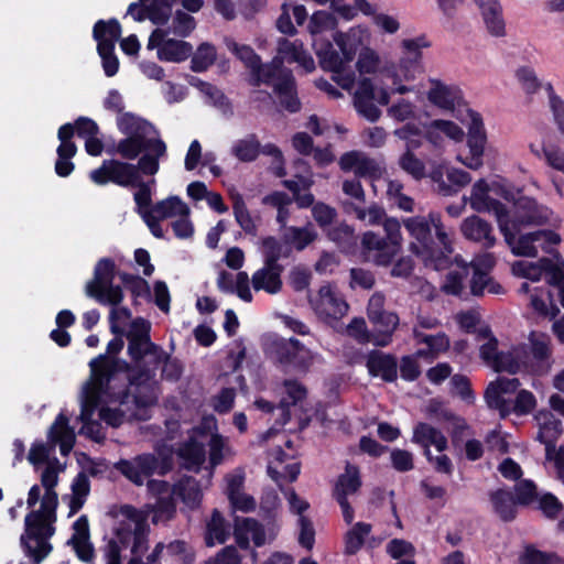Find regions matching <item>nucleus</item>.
Returning a JSON list of instances; mask_svg holds the SVG:
<instances>
[{"label":"nucleus","mask_w":564,"mask_h":564,"mask_svg":"<svg viewBox=\"0 0 564 564\" xmlns=\"http://www.w3.org/2000/svg\"><path fill=\"white\" fill-rule=\"evenodd\" d=\"M151 323L138 317L127 334L128 354L133 366H127L129 389L122 392L120 404L130 402L147 408L158 401L156 370L166 359V351L150 337Z\"/></svg>","instance_id":"nucleus-1"},{"label":"nucleus","mask_w":564,"mask_h":564,"mask_svg":"<svg viewBox=\"0 0 564 564\" xmlns=\"http://www.w3.org/2000/svg\"><path fill=\"white\" fill-rule=\"evenodd\" d=\"M57 498L58 496H43L40 509L30 511L25 517L20 544L34 564H40L53 550L48 540L55 531L52 523L56 520Z\"/></svg>","instance_id":"nucleus-2"},{"label":"nucleus","mask_w":564,"mask_h":564,"mask_svg":"<svg viewBox=\"0 0 564 564\" xmlns=\"http://www.w3.org/2000/svg\"><path fill=\"white\" fill-rule=\"evenodd\" d=\"M333 40L334 43L325 39H314L312 45L321 67L334 73V79L343 89L350 90L356 75L348 68L357 54L359 41L355 35L343 32H336Z\"/></svg>","instance_id":"nucleus-3"},{"label":"nucleus","mask_w":564,"mask_h":564,"mask_svg":"<svg viewBox=\"0 0 564 564\" xmlns=\"http://www.w3.org/2000/svg\"><path fill=\"white\" fill-rule=\"evenodd\" d=\"M116 362L104 355L94 358L89 362L90 379L82 390V412L79 415L83 426L79 434H85L96 442L104 440L100 434L101 425L93 420L96 409L100 404L102 394L108 393V386L112 373L116 371Z\"/></svg>","instance_id":"nucleus-4"},{"label":"nucleus","mask_w":564,"mask_h":564,"mask_svg":"<svg viewBox=\"0 0 564 564\" xmlns=\"http://www.w3.org/2000/svg\"><path fill=\"white\" fill-rule=\"evenodd\" d=\"M118 127L127 138L120 140L117 144V152L126 160H134L142 152L143 155H150L156 163L166 154V145L159 138H151L155 128L147 120L134 116L133 113H123L118 119Z\"/></svg>","instance_id":"nucleus-5"},{"label":"nucleus","mask_w":564,"mask_h":564,"mask_svg":"<svg viewBox=\"0 0 564 564\" xmlns=\"http://www.w3.org/2000/svg\"><path fill=\"white\" fill-rule=\"evenodd\" d=\"M173 467L172 456L164 454H141L132 459H120L115 468L126 476L133 484L141 486L148 479V488L151 494H166L170 484L164 480L149 479L153 475L163 476Z\"/></svg>","instance_id":"nucleus-6"},{"label":"nucleus","mask_w":564,"mask_h":564,"mask_svg":"<svg viewBox=\"0 0 564 564\" xmlns=\"http://www.w3.org/2000/svg\"><path fill=\"white\" fill-rule=\"evenodd\" d=\"M443 290L447 294L467 299L468 294L482 296L485 291L490 294L503 293V288L487 272L475 264H464L458 270L449 271Z\"/></svg>","instance_id":"nucleus-7"},{"label":"nucleus","mask_w":564,"mask_h":564,"mask_svg":"<svg viewBox=\"0 0 564 564\" xmlns=\"http://www.w3.org/2000/svg\"><path fill=\"white\" fill-rule=\"evenodd\" d=\"M264 352L285 373H306L314 362V354L297 338L274 336L264 344Z\"/></svg>","instance_id":"nucleus-8"},{"label":"nucleus","mask_w":564,"mask_h":564,"mask_svg":"<svg viewBox=\"0 0 564 564\" xmlns=\"http://www.w3.org/2000/svg\"><path fill=\"white\" fill-rule=\"evenodd\" d=\"M160 163H156L150 155H142L137 164L117 160L104 161L102 165L90 173V178L97 184L113 182L121 186H134L138 183L140 173L154 175L158 173Z\"/></svg>","instance_id":"nucleus-9"},{"label":"nucleus","mask_w":564,"mask_h":564,"mask_svg":"<svg viewBox=\"0 0 564 564\" xmlns=\"http://www.w3.org/2000/svg\"><path fill=\"white\" fill-rule=\"evenodd\" d=\"M403 225L415 242L410 243V250L416 256L433 253L432 228L435 229L436 237L443 246L444 251L452 252L451 242L446 231L443 228L441 216L430 213L429 216H413L403 220Z\"/></svg>","instance_id":"nucleus-10"},{"label":"nucleus","mask_w":564,"mask_h":564,"mask_svg":"<svg viewBox=\"0 0 564 564\" xmlns=\"http://www.w3.org/2000/svg\"><path fill=\"white\" fill-rule=\"evenodd\" d=\"M512 272L531 281L543 278L547 284L556 286L560 302L564 307V261L558 257L542 258L538 262L517 261L512 264Z\"/></svg>","instance_id":"nucleus-11"},{"label":"nucleus","mask_w":564,"mask_h":564,"mask_svg":"<svg viewBox=\"0 0 564 564\" xmlns=\"http://www.w3.org/2000/svg\"><path fill=\"white\" fill-rule=\"evenodd\" d=\"M115 262L101 259L94 272V279L86 284V294L104 305L118 306L123 300L119 285H113Z\"/></svg>","instance_id":"nucleus-12"},{"label":"nucleus","mask_w":564,"mask_h":564,"mask_svg":"<svg viewBox=\"0 0 564 564\" xmlns=\"http://www.w3.org/2000/svg\"><path fill=\"white\" fill-rule=\"evenodd\" d=\"M175 0H139L129 6L127 14L135 21L149 19L152 23L162 25L167 22L172 13V4ZM182 6L189 12L202 9L204 0H181Z\"/></svg>","instance_id":"nucleus-13"},{"label":"nucleus","mask_w":564,"mask_h":564,"mask_svg":"<svg viewBox=\"0 0 564 564\" xmlns=\"http://www.w3.org/2000/svg\"><path fill=\"white\" fill-rule=\"evenodd\" d=\"M94 37L98 42L97 50L102 59L105 74L109 77L117 74L119 62L113 54L115 43L120 37L121 28L117 20L98 21L94 26Z\"/></svg>","instance_id":"nucleus-14"},{"label":"nucleus","mask_w":564,"mask_h":564,"mask_svg":"<svg viewBox=\"0 0 564 564\" xmlns=\"http://www.w3.org/2000/svg\"><path fill=\"white\" fill-rule=\"evenodd\" d=\"M507 245L511 248V251L516 256L520 257H536L538 249L534 246L535 241L541 239L555 245L560 242V236L550 230H536L522 235L517 238L520 231L512 229V225L509 224V219L500 227Z\"/></svg>","instance_id":"nucleus-15"},{"label":"nucleus","mask_w":564,"mask_h":564,"mask_svg":"<svg viewBox=\"0 0 564 564\" xmlns=\"http://www.w3.org/2000/svg\"><path fill=\"white\" fill-rule=\"evenodd\" d=\"M308 301L318 318L327 324L343 318L349 308L345 299L329 285L321 286L317 294L310 296Z\"/></svg>","instance_id":"nucleus-16"},{"label":"nucleus","mask_w":564,"mask_h":564,"mask_svg":"<svg viewBox=\"0 0 564 564\" xmlns=\"http://www.w3.org/2000/svg\"><path fill=\"white\" fill-rule=\"evenodd\" d=\"M169 30L155 29L149 39V48H158V56L161 61L180 63L188 58L193 47L188 42L169 39Z\"/></svg>","instance_id":"nucleus-17"},{"label":"nucleus","mask_w":564,"mask_h":564,"mask_svg":"<svg viewBox=\"0 0 564 564\" xmlns=\"http://www.w3.org/2000/svg\"><path fill=\"white\" fill-rule=\"evenodd\" d=\"M470 123L468 127L467 145L469 148V155L465 159L458 158L459 161L471 170H478L482 166V155L487 135L484 128L481 116L474 111L468 110Z\"/></svg>","instance_id":"nucleus-18"},{"label":"nucleus","mask_w":564,"mask_h":564,"mask_svg":"<svg viewBox=\"0 0 564 564\" xmlns=\"http://www.w3.org/2000/svg\"><path fill=\"white\" fill-rule=\"evenodd\" d=\"M514 208V216L511 220L509 219V224L517 231H520L522 225H545L553 214L546 206L539 205L533 198L525 196L516 200Z\"/></svg>","instance_id":"nucleus-19"},{"label":"nucleus","mask_w":564,"mask_h":564,"mask_svg":"<svg viewBox=\"0 0 564 564\" xmlns=\"http://www.w3.org/2000/svg\"><path fill=\"white\" fill-rule=\"evenodd\" d=\"M401 45L404 55L400 59V76L405 80H412L423 72L421 48L429 47L431 44L425 36H419L403 40Z\"/></svg>","instance_id":"nucleus-20"},{"label":"nucleus","mask_w":564,"mask_h":564,"mask_svg":"<svg viewBox=\"0 0 564 564\" xmlns=\"http://www.w3.org/2000/svg\"><path fill=\"white\" fill-rule=\"evenodd\" d=\"M520 384L519 379L506 377H499L490 382L485 391L488 406L498 410L501 417H507L510 414V400L503 398V394L514 393Z\"/></svg>","instance_id":"nucleus-21"},{"label":"nucleus","mask_w":564,"mask_h":564,"mask_svg":"<svg viewBox=\"0 0 564 564\" xmlns=\"http://www.w3.org/2000/svg\"><path fill=\"white\" fill-rule=\"evenodd\" d=\"M289 76H293L292 70L285 67L280 58L274 56L268 63L259 62L250 74L249 83L252 86H260L261 84L272 86L273 90H275V85L286 80Z\"/></svg>","instance_id":"nucleus-22"},{"label":"nucleus","mask_w":564,"mask_h":564,"mask_svg":"<svg viewBox=\"0 0 564 564\" xmlns=\"http://www.w3.org/2000/svg\"><path fill=\"white\" fill-rule=\"evenodd\" d=\"M375 86L369 78H362L354 94V106L357 112L371 122H376L381 110L375 105Z\"/></svg>","instance_id":"nucleus-23"},{"label":"nucleus","mask_w":564,"mask_h":564,"mask_svg":"<svg viewBox=\"0 0 564 564\" xmlns=\"http://www.w3.org/2000/svg\"><path fill=\"white\" fill-rule=\"evenodd\" d=\"M412 442L424 448V455L429 462H432L430 446L434 445L438 452L447 448V438L436 427L419 422L413 429Z\"/></svg>","instance_id":"nucleus-24"},{"label":"nucleus","mask_w":564,"mask_h":564,"mask_svg":"<svg viewBox=\"0 0 564 564\" xmlns=\"http://www.w3.org/2000/svg\"><path fill=\"white\" fill-rule=\"evenodd\" d=\"M283 269L281 264L264 262L263 268L257 270L250 280L254 291H264L268 294L279 293L283 285L281 279Z\"/></svg>","instance_id":"nucleus-25"},{"label":"nucleus","mask_w":564,"mask_h":564,"mask_svg":"<svg viewBox=\"0 0 564 564\" xmlns=\"http://www.w3.org/2000/svg\"><path fill=\"white\" fill-rule=\"evenodd\" d=\"M530 350L535 364L532 366L536 373H546L551 368V337L541 332H531L529 336Z\"/></svg>","instance_id":"nucleus-26"},{"label":"nucleus","mask_w":564,"mask_h":564,"mask_svg":"<svg viewBox=\"0 0 564 564\" xmlns=\"http://www.w3.org/2000/svg\"><path fill=\"white\" fill-rule=\"evenodd\" d=\"M276 58H280L284 65V61L289 63H297L305 70L312 72L315 69V63L312 56L304 50L303 43L300 41H289L288 39H280L278 41V54Z\"/></svg>","instance_id":"nucleus-27"},{"label":"nucleus","mask_w":564,"mask_h":564,"mask_svg":"<svg viewBox=\"0 0 564 564\" xmlns=\"http://www.w3.org/2000/svg\"><path fill=\"white\" fill-rule=\"evenodd\" d=\"M460 230L465 238L480 242L485 248H491L496 242V238L491 234V225L479 216L467 217L462 223Z\"/></svg>","instance_id":"nucleus-28"},{"label":"nucleus","mask_w":564,"mask_h":564,"mask_svg":"<svg viewBox=\"0 0 564 564\" xmlns=\"http://www.w3.org/2000/svg\"><path fill=\"white\" fill-rule=\"evenodd\" d=\"M367 368L371 376L381 377V379L387 382H392L398 377V364L395 357L379 350H372L368 355Z\"/></svg>","instance_id":"nucleus-29"},{"label":"nucleus","mask_w":564,"mask_h":564,"mask_svg":"<svg viewBox=\"0 0 564 564\" xmlns=\"http://www.w3.org/2000/svg\"><path fill=\"white\" fill-rule=\"evenodd\" d=\"M538 496H490L492 508L505 522L512 521L517 516L518 506L531 505Z\"/></svg>","instance_id":"nucleus-30"},{"label":"nucleus","mask_w":564,"mask_h":564,"mask_svg":"<svg viewBox=\"0 0 564 564\" xmlns=\"http://www.w3.org/2000/svg\"><path fill=\"white\" fill-rule=\"evenodd\" d=\"M250 279L247 272L240 271L236 275V281H234V275L227 271H221L218 275L217 285L218 288L228 293H237V295L246 301H252V294L250 291Z\"/></svg>","instance_id":"nucleus-31"},{"label":"nucleus","mask_w":564,"mask_h":564,"mask_svg":"<svg viewBox=\"0 0 564 564\" xmlns=\"http://www.w3.org/2000/svg\"><path fill=\"white\" fill-rule=\"evenodd\" d=\"M527 349L524 346L512 348L510 351H500L490 366L496 372L516 375L522 366H527Z\"/></svg>","instance_id":"nucleus-32"},{"label":"nucleus","mask_w":564,"mask_h":564,"mask_svg":"<svg viewBox=\"0 0 564 564\" xmlns=\"http://www.w3.org/2000/svg\"><path fill=\"white\" fill-rule=\"evenodd\" d=\"M48 438L53 445L59 444L62 455H67L75 444V433L68 425V417L61 413L48 431Z\"/></svg>","instance_id":"nucleus-33"},{"label":"nucleus","mask_w":564,"mask_h":564,"mask_svg":"<svg viewBox=\"0 0 564 564\" xmlns=\"http://www.w3.org/2000/svg\"><path fill=\"white\" fill-rule=\"evenodd\" d=\"M535 419L540 426L536 440L544 444L549 452L562 433V423L551 412H540Z\"/></svg>","instance_id":"nucleus-34"},{"label":"nucleus","mask_w":564,"mask_h":564,"mask_svg":"<svg viewBox=\"0 0 564 564\" xmlns=\"http://www.w3.org/2000/svg\"><path fill=\"white\" fill-rule=\"evenodd\" d=\"M273 93L278 96L280 106L286 111L295 113L301 110L302 104L297 96L294 76H289L286 80L276 84Z\"/></svg>","instance_id":"nucleus-35"},{"label":"nucleus","mask_w":564,"mask_h":564,"mask_svg":"<svg viewBox=\"0 0 564 564\" xmlns=\"http://www.w3.org/2000/svg\"><path fill=\"white\" fill-rule=\"evenodd\" d=\"M177 456L183 460L184 468L198 470L205 462L206 451L204 444L191 438L180 446Z\"/></svg>","instance_id":"nucleus-36"},{"label":"nucleus","mask_w":564,"mask_h":564,"mask_svg":"<svg viewBox=\"0 0 564 564\" xmlns=\"http://www.w3.org/2000/svg\"><path fill=\"white\" fill-rule=\"evenodd\" d=\"M431 84L433 87L427 93L429 100L440 108L452 110L458 97V91L437 79H432Z\"/></svg>","instance_id":"nucleus-37"},{"label":"nucleus","mask_w":564,"mask_h":564,"mask_svg":"<svg viewBox=\"0 0 564 564\" xmlns=\"http://www.w3.org/2000/svg\"><path fill=\"white\" fill-rule=\"evenodd\" d=\"M191 84L197 87L208 98L209 102L218 108L225 116L234 115L230 100L219 88L200 79H195V82Z\"/></svg>","instance_id":"nucleus-38"},{"label":"nucleus","mask_w":564,"mask_h":564,"mask_svg":"<svg viewBox=\"0 0 564 564\" xmlns=\"http://www.w3.org/2000/svg\"><path fill=\"white\" fill-rule=\"evenodd\" d=\"M284 387L286 389V394L290 401L283 399L280 402L281 419L279 420V423L281 426L285 425L291 417L289 411L290 405H295L297 402L305 399L307 393L306 388L299 383L296 380H285Z\"/></svg>","instance_id":"nucleus-39"},{"label":"nucleus","mask_w":564,"mask_h":564,"mask_svg":"<svg viewBox=\"0 0 564 564\" xmlns=\"http://www.w3.org/2000/svg\"><path fill=\"white\" fill-rule=\"evenodd\" d=\"M371 532V524L366 522H357L345 534V554L355 555L364 546L366 538Z\"/></svg>","instance_id":"nucleus-40"},{"label":"nucleus","mask_w":564,"mask_h":564,"mask_svg":"<svg viewBox=\"0 0 564 564\" xmlns=\"http://www.w3.org/2000/svg\"><path fill=\"white\" fill-rule=\"evenodd\" d=\"M229 536L226 521L219 510L214 509L210 521L207 523L205 543L214 546L215 542L225 543Z\"/></svg>","instance_id":"nucleus-41"},{"label":"nucleus","mask_w":564,"mask_h":564,"mask_svg":"<svg viewBox=\"0 0 564 564\" xmlns=\"http://www.w3.org/2000/svg\"><path fill=\"white\" fill-rule=\"evenodd\" d=\"M150 212L161 219L175 217V216H188L189 208L183 203L177 196H171L166 199L158 202Z\"/></svg>","instance_id":"nucleus-42"},{"label":"nucleus","mask_w":564,"mask_h":564,"mask_svg":"<svg viewBox=\"0 0 564 564\" xmlns=\"http://www.w3.org/2000/svg\"><path fill=\"white\" fill-rule=\"evenodd\" d=\"M225 45L245 65L249 70V75L261 61V57L251 46L239 44L231 37L225 39Z\"/></svg>","instance_id":"nucleus-43"},{"label":"nucleus","mask_w":564,"mask_h":564,"mask_svg":"<svg viewBox=\"0 0 564 564\" xmlns=\"http://www.w3.org/2000/svg\"><path fill=\"white\" fill-rule=\"evenodd\" d=\"M470 206L474 210L478 213L492 212L497 217L499 228L501 227V224L503 225L509 219V213L507 207L501 202L495 198L470 197Z\"/></svg>","instance_id":"nucleus-44"},{"label":"nucleus","mask_w":564,"mask_h":564,"mask_svg":"<svg viewBox=\"0 0 564 564\" xmlns=\"http://www.w3.org/2000/svg\"><path fill=\"white\" fill-rule=\"evenodd\" d=\"M481 15L487 31L492 36L506 35V23L500 3H494V7H486Z\"/></svg>","instance_id":"nucleus-45"},{"label":"nucleus","mask_w":564,"mask_h":564,"mask_svg":"<svg viewBox=\"0 0 564 564\" xmlns=\"http://www.w3.org/2000/svg\"><path fill=\"white\" fill-rule=\"evenodd\" d=\"M398 165L415 181H421L427 176L424 162L412 151H404L398 160Z\"/></svg>","instance_id":"nucleus-46"},{"label":"nucleus","mask_w":564,"mask_h":564,"mask_svg":"<svg viewBox=\"0 0 564 564\" xmlns=\"http://www.w3.org/2000/svg\"><path fill=\"white\" fill-rule=\"evenodd\" d=\"M344 206L347 213H354L359 220L368 225H378L386 217L384 209L377 204H372L368 208H362L354 203H346Z\"/></svg>","instance_id":"nucleus-47"},{"label":"nucleus","mask_w":564,"mask_h":564,"mask_svg":"<svg viewBox=\"0 0 564 564\" xmlns=\"http://www.w3.org/2000/svg\"><path fill=\"white\" fill-rule=\"evenodd\" d=\"M232 154L242 162L254 161L260 153V142L256 134H249L232 147Z\"/></svg>","instance_id":"nucleus-48"},{"label":"nucleus","mask_w":564,"mask_h":564,"mask_svg":"<svg viewBox=\"0 0 564 564\" xmlns=\"http://www.w3.org/2000/svg\"><path fill=\"white\" fill-rule=\"evenodd\" d=\"M216 57L215 46L208 42L202 43L192 55L191 68L197 73L205 72L215 63Z\"/></svg>","instance_id":"nucleus-49"},{"label":"nucleus","mask_w":564,"mask_h":564,"mask_svg":"<svg viewBox=\"0 0 564 564\" xmlns=\"http://www.w3.org/2000/svg\"><path fill=\"white\" fill-rule=\"evenodd\" d=\"M370 322L383 335V338L377 340L376 344L387 346L390 343L391 335L399 325V316L394 312L384 311L378 319H371Z\"/></svg>","instance_id":"nucleus-50"},{"label":"nucleus","mask_w":564,"mask_h":564,"mask_svg":"<svg viewBox=\"0 0 564 564\" xmlns=\"http://www.w3.org/2000/svg\"><path fill=\"white\" fill-rule=\"evenodd\" d=\"M336 20L330 12L317 11L315 12L307 24V30L314 39H323L321 35L335 28Z\"/></svg>","instance_id":"nucleus-51"},{"label":"nucleus","mask_w":564,"mask_h":564,"mask_svg":"<svg viewBox=\"0 0 564 564\" xmlns=\"http://www.w3.org/2000/svg\"><path fill=\"white\" fill-rule=\"evenodd\" d=\"M361 486L359 469L354 465H347L345 473L338 477L336 494H352Z\"/></svg>","instance_id":"nucleus-52"},{"label":"nucleus","mask_w":564,"mask_h":564,"mask_svg":"<svg viewBox=\"0 0 564 564\" xmlns=\"http://www.w3.org/2000/svg\"><path fill=\"white\" fill-rule=\"evenodd\" d=\"M149 525L145 520H139L135 523L132 534V546L131 554L132 556H140L148 551L149 549Z\"/></svg>","instance_id":"nucleus-53"},{"label":"nucleus","mask_w":564,"mask_h":564,"mask_svg":"<svg viewBox=\"0 0 564 564\" xmlns=\"http://www.w3.org/2000/svg\"><path fill=\"white\" fill-rule=\"evenodd\" d=\"M158 501L155 503L152 522L171 520L176 512V501L174 496H155Z\"/></svg>","instance_id":"nucleus-54"},{"label":"nucleus","mask_w":564,"mask_h":564,"mask_svg":"<svg viewBox=\"0 0 564 564\" xmlns=\"http://www.w3.org/2000/svg\"><path fill=\"white\" fill-rule=\"evenodd\" d=\"M522 564H564V561L555 553H546L530 545L522 556Z\"/></svg>","instance_id":"nucleus-55"},{"label":"nucleus","mask_w":564,"mask_h":564,"mask_svg":"<svg viewBox=\"0 0 564 564\" xmlns=\"http://www.w3.org/2000/svg\"><path fill=\"white\" fill-rule=\"evenodd\" d=\"M195 19L181 10H177L173 18L172 25L167 29L170 33L180 37H186L195 29Z\"/></svg>","instance_id":"nucleus-56"},{"label":"nucleus","mask_w":564,"mask_h":564,"mask_svg":"<svg viewBox=\"0 0 564 564\" xmlns=\"http://www.w3.org/2000/svg\"><path fill=\"white\" fill-rule=\"evenodd\" d=\"M536 406V399L532 392L528 390H519L514 401L510 400V413L518 415L529 414Z\"/></svg>","instance_id":"nucleus-57"},{"label":"nucleus","mask_w":564,"mask_h":564,"mask_svg":"<svg viewBox=\"0 0 564 564\" xmlns=\"http://www.w3.org/2000/svg\"><path fill=\"white\" fill-rule=\"evenodd\" d=\"M317 237L316 231L311 227H290L288 240L295 245L297 250H303Z\"/></svg>","instance_id":"nucleus-58"},{"label":"nucleus","mask_w":564,"mask_h":564,"mask_svg":"<svg viewBox=\"0 0 564 564\" xmlns=\"http://www.w3.org/2000/svg\"><path fill=\"white\" fill-rule=\"evenodd\" d=\"M234 214L236 217L237 223L240 225V227L250 235L257 234V226L254 225L249 210L246 207V204L243 199L238 196L234 202Z\"/></svg>","instance_id":"nucleus-59"},{"label":"nucleus","mask_w":564,"mask_h":564,"mask_svg":"<svg viewBox=\"0 0 564 564\" xmlns=\"http://www.w3.org/2000/svg\"><path fill=\"white\" fill-rule=\"evenodd\" d=\"M207 487L193 476H182L166 494H202Z\"/></svg>","instance_id":"nucleus-60"},{"label":"nucleus","mask_w":564,"mask_h":564,"mask_svg":"<svg viewBox=\"0 0 564 564\" xmlns=\"http://www.w3.org/2000/svg\"><path fill=\"white\" fill-rule=\"evenodd\" d=\"M357 177L379 178L382 174L379 163L361 152L357 170L354 171Z\"/></svg>","instance_id":"nucleus-61"},{"label":"nucleus","mask_w":564,"mask_h":564,"mask_svg":"<svg viewBox=\"0 0 564 564\" xmlns=\"http://www.w3.org/2000/svg\"><path fill=\"white\" fill-rule=\"evenodd\" d=\"M414 338L419 343H424L429 346L432 351L440 352L444 351L449 346V340L444 333L437 335H427L422 332L414 329Z\"/></svg>","instance_id":"nucleus-62"},{"label":"nucleus","mask_w":564,"mask_h":564,"mask_svg":"<svg viewBox=\"0 0 564 564\" xmlns=\"http://www.w3.org/2000/svg\"><path fill=\"white\" fill-rule=\"evenodd\" d=\"M167 552L180 557L183 564H193L195 562V551L183 540H174L166 545Z\"/></svg>","instance_id":"nucleus-63"},{"label":"nucleus","mask_w":564,"mask_h":564,"mask_svg":"<svg viewBox=\"0 0 564 564\" xmlns=\"http://www.w3.org/2000/svg\"><path fill=\"white\" fill-rule=\"evenodd\" d=\"M206 564H241V557L234 545H227L214 557H210Z\"/></svg>","instance_id":"nucleus-64"}]
</instances>
